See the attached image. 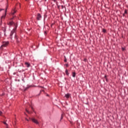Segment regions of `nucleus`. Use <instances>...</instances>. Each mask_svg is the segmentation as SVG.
Segmentation results:
<instances>
[{"instance_id":"nucleus-8","label":"nucleus","mask_w":128,"mask_h":128,"mask_svg":"<svg viewBox=\"0 0 128 128\" xmlns=\"http://www.w3.org/2000/svg\"><path fill=\"white\" fill-rule=\"evenodd\" d=\"M65 72H66V76H68V74H70V73H68V70L67 69L65 71Z\"/></svg>"},{"instance_id":"nucleus-1","label":"nucleus","mask_w":128,"mask_h":128,"mask_svg":"<svg viewBox=\"0 0 128 128\" xmlns=\"http://www.w3.org/2000/svg\"><path fill=\"white\" fill-rule=\"evenodd\" d=\"M8 24H9V26H12L14 24L15 26L14 28L11 31L10 36H12V34H14V38H16V40L18 39V36H16V28H18V26L14 22H9Z\"/></svg>"},{"instance_id":"nucleus-14","label":"nucleus","mask_w":128,"mask_h":128,"mask_svg":"<svg viewBox=\"0 0 128 128\" xmlns=\"http://www.w3.org/2000/svg\"><path fill=\"white\" fill-rule=\"evenodd\" d=\"M102 32H104V33H106V29H102Z\"/></svg>"},{"instance_id":"nucleus-24","label":"nucleus","mask_w":128,"mask_h":128,"mask_svg":"<svg viewBox=\"0 0 128 128\" xmlns=\"http://www.w3.org/2000/svg\"><path fill=\"white\" fill-rule=\"evenodd\" d=\"M2 112H0V116H2Z\"/></svg>"},{"instance_id":"nucleus-25","label":"nucleus","mask_w":128,"mask_h":128,"mask_svg":"<svg viewBox=\"0 0 128 128\" xmlns=\"http://www.w3.org/2000/svg\"><path fill=\"white\" fill-rule=\"evenodd\" d=\"M18 6H20V4H18Z\"/></svg>"},{"instance_id":"nucleus-17","label":"nucleus","mask_w":128,"mask_h":128,"mask_svg":"<svg viewBox=\"0 0 128 128\" xmlns=\"http://www.w3.org/2000/svg\"><path fill=\"white\" fill-rule=\"evenodd\" d=\"M4 124H6V126H8V124H6V122H4Z\"/></svg>"},{"instance_id":"nucleus-4","label":"nucleus","mask_w":128,"mask_h":128,"mask_svg":"<svg viewBox=\"0 0 128 128\" xmlns=\"http://www.w3.org/2000/svg\"><path fill=\"white\" fill-rule=\"evenodd\" d=\"M42 18V15L38 13L37 14V17H36V20H40Z\"/></svg>"},{"instance_id":"nucleus-10","label":"nucleus","mask_w":128,"mask_h":128,"mask_svg":"<svg viewBox=\"0 0 128 128\" xmlns=\"http://www.w3.org/2000/svg\"><path fill=\"white\" fill-rule=\"evenodd\" d=\"M16 11L14 10V11H13V12H12V15H14V14H16Z\"/></svg>"},{"instance_id":"nucleus-27","label":"nucleus","mask_w":128,"mask_h":128,"mask_svg":"<svg viewBox=\"0 0 128 128\" xmlns=\"http://www.w3.org/2000/svg\"><path fill=\"white\" fill-rule=\"evenodd\" d=\"M26 111L27 112H28V110L26 109Z\"/></svg>"},{"instance_id":"nucleus-20","label":"nucleus","mask_w":128,"mask_h":128,"mask_svg":"<svg viewBox=\"0 0 128 128\" xmlns=\"http://www.w3.org/2000/svg\"><path fill=\"white\" fill-rule=\"evenodd\" d=\"M2 10H4V9H0V12H2Z\"/></svg>"},{"instance_id":"nucleus-13","label":"nucleus","mask_w":128,"mask_h":128,"mask_svg":"<svg viewBox=\"0 0 128 128\" xmlns=\"http://www.w3.org/2000/svg\"><path fill=\"white\" fill-rule=\"evenodd\" d=\"M124 14H128V10H124Z\"/></svg>"},{"instance_id":"nucleus-2","label":"nucleus","mask_w":128,"mask_h":128,"mask_svg":"<svg viewBox=\"0 0 128 128\" xmlns=\"http://www.w3.org/2000/svg\"><path fill=\"white\" fill-rule=\"evenodd\" d=\"M8 44H10V42H8V41L4 42L1 46V48H6L7 46H8Z\"/></svg>"},{"instance_id":"nucleus-3","label":"nucleus","mask_w":128,"mask_h":128,"mask_svg":"<svg viewBox=\"0 0 128 128\" xmlns=\"http://www.w3.org/2000/svg\"><path fill=\"white\" fill-rule=\"evenodd\" d=\"M6 10H8V8H6L4 11L5 14L1 17L0 24H2V20H4V18H6Z\"/></svg>"},{"instance_id":"nucleus-19","label":"nucleus","mask_w":128,"mask_h":128,"mask_svg":"<svg viewBox=\"0 0 128 128\" xmlns=\"http://www.w3.org/2000/svg\"><path fill=\"white\" fill-rule=\"evenodd\" d=\"M64 62H66V58L64 60Z\"/></svg>"},{"instance_id":"nucleus-23","label":"nucleus","mask_w":128,"mask_h":128,"mask_svg":"<svg viewBox=\"0 0 128 128\" xmlns=\"http://www.w3.org/2000/svg\"><path fill=\"white\" fill-rule=\"evenodd\" d=\"M123 16H126V14H123Z\"/></svg>"},{"instance_id":"nucleus-18","label":"nucleus","mask_w":128,"mask_h":128,"mask_svg":"<svg viewBox=\"0 0 128 128\" xmlns=\"http://www.w3.org/2000/svg\"><path fill=\"white\" fill-rule=\"evenodd\" d=\"M104 78H105L106 80H108V78H106V76H104Z\"/></svg>"},{"instance_id":"nucleus-9","label":"nucleus","mask_w":128,"mask_h":128,"mask_svg":"<svg viewBox=\"0 0 128 128\" xmlns=\"http://www.w3.org/2000/svg\"><path fill=\"white\" fill-rule=\"evenodd\" d=\"M76 72H72V76L73 77V78H74L75 76H76Z\"/></svg>"},{"instance_id":"nucleus-28","label":"nucleus","mask_w":128,"mask_h":128,"mask_svg":"<svg viewBox=\"0 0 128 128\" xmlns=\"http://www.w3.org/2000/svg\"><path fill=\"white\" fill-rule=\"evenodd\" d=\"M26 2H28V0H25Z\"/></svg>"},{"instance_id":"nucleus-11","label":"nucleus","mask_w":128,"mask_h":128,"mask_svg":"<svg viewBox=\"0 0 128 128\" xmlns=\"http://www.w3.org/2000/svg\"><path fill=\"white\" fill-rule=\"evenodd\" d=\"M84 62H88V59H86V58H84Z\"/></svg>"},{"instance_id":"nucleus-12","label":"nucleus","mask_w":128,"mask_h":128,"mask_svg":"<svg viewBox=\"0 0 128 128\" xmlns=\"http://www.w3.org/2000/svg\"><path fill=\"white\" fill-rule=\"evenodd\" d=\"M64 114H62V116H61V118H60V120H62V118H64Z\"/></svg>"},{"instance_id":"nucleus-22","label":"nucleus","mask_w":128,"mask_h":128,"mask_svg":"<svg viewBox=\"0 0 128 128\" xmlns=\"http://www.w3.org/2000/svg\"><path fill=\"white\" fill-rule=\"evenodd\" d=\"M53 2H56V0H53Z\"/></svg>"},{"instance_id":"nucleus-26","label":"nucleus","mask_w":128,"mask_h":128,"mask_svg":"<svg viewBox=\"0 0 128 128\" xmlns=\"http://www.w3.org/2000/svg\"><path fill=\"white\" fill-rule=\"evenodd\" d=\"M62 8H64V6H62Z\"/></svg>"},{"instance_id":"nucleus-6","label":"nucleus","mask_w":128,"mask_h":128,"mask_svg":"<svg viewBox=\"0 0 128 128\" xmlns=\"http://www.w3.org/2000/svg\"><path fill=\"white\" fill-rule=\"evenodd\" d=\"M24 64L26 66L27 68H30V64L28 62H26L24 63Z\"/></svg>"},{"instance_id":"nucleus-29","label":"nucleus","mask_w":128,"mask_h":128,"mask_svg":"<svg viewBox=\"0 0 128 128\" xmlns=\"http://www.w3.org/2000/svg\"><path fill=\"white\" fill-rule=\"evenodd\" d=\"M28 121V119H26Z\"/></svg>"},{"instance_id":"nucleus-15","label":"nucleus","mask_w":128,"mask_h":128,"mask_svg":"<svg viewBox=\"0 0 128 128\" xmlns=\"http://www.w3.org/2000/svg\"><path fill=\"white\" fill-rule=\"evenodd\" d=\"M126 50V48H122V52H124V50Z\"/></svg>"},{"instance_id":"nucleus-21","label":"nucleus","mask_w":128,"mask_h":128,"mask_svg":"<svg viewBox=\"0 0 128 128\" xmlns=\"http://www.w3.org/2000/svg\"><path fill=\"white\" fill-rule=\"evenodd\" d=\"M66 66L67 68H68V64H66Z\"/></svg>"},{"instance_id":"nucleus-30","label":"nucleus","mask_w":128,"mask_h":128,"mask_svg":"<svg viewBox=\"0 0 128 128\" xmlns=\"http://www.w3.org/2000/svg\"><path fill=\"white\" fill-rule=\"evenodd\" d=\"M46 0H44L45 2H46Z\"/></svg>"},{"instance_id":"nucleus-16","label":"nucleus","mask_w":128,"mask_h":128,"mask_svg":"<svg viewBox=\"0 0 128 128\" xmlns=\"http://www.w3.org/2000/svg\"><path fill=\"white\" fill-rule=\"evenodd\" d=\"M30 106L32 108V110H34V108L32 107V106L30 105Z\"/></svg>"},{"instance_id":"nucleus-7","label":"nucleus","mask_w":128,"mask_h":128,"mask_svg":"<svg viewBox=\"0 0 128 128\" xmlns=\"http://www.w3.org/2000/svg\"><path fill=\"white\" fill-rule=\"evenodd\" d=\"M70 94H67L65 95V98H70Z\"/></svg>"},{"instance_id":"nucleus-5","label":"nucleus","mask_w":128,"mask_h":128,"mask_svg":"<svg viewBox=\"0 0 128 128\" xmlns=\"http://www.w3.org/2000/svg\"><path fill=\"white\" fill-rule=\"evenodd\" d=\"M31 120L33 122H34V124H38V120H36V118H32Z\"/></svg>"}]
</instances>
